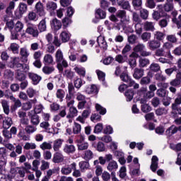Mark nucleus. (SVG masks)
Wrapping results in <instances>:
<instances>
[{
  "label": "nucleus",
  "mask_w": 181,
  "mask_h": 181,
  "mask_svg": "<svg viewBox=\"0 0 181 181\" xmlns=\"http://www.w3.org/2000/svg\"><path fill=\"white\" fill-rule=\"evenodd\" d=\"M120 78L122 81H124V83H127L129 85V87H134V88H139V84L135 83V81H132L129 76H128V74L123 73L120 76Z\"/></svg>",
  "instance_id": "1"
},
{
  "label": "nucleus",
  "mask_w": 181,
  "mask_h": 181,
  "mask_svg": "<svg viewBox=\"0 0 181 181\" xmlns=\"http://www.w3.org/2000/svg\"><path fill=\"white\" fill-rule=\"evenodd\" d=\"M78 151H86L88 149V142L86 141V137L81 135L80 138L76 140Z\"/></svg>",
  "instance_id": "2"
},
{
  "label": "nucleus",
  "mask_w": 181,
  "mask_h": 181,
  "mask_svg": "<svg viewBox=\"0 0 181 181\" xmlns=\"http://www.w3.org/2000/svg\"><path fill=\"white\" fill-rule=\"evenodd\" d=\"M107 17V13L104 10L98 8L95 11V18L93 20V23H98L99 19H105Z\"/></svg>",
  "instance_id": "3"
},
{
  "label": "nucleus",
  "mask_w": 181,
  "mask_h": 181,
  "mask_svg": "<svg viewBox=\"0 0 181 181\" xmlns=\"http://www.w3.org/2000/svg\"><path fill=\"white\" fill-rule=\"evenodd\" d=\"M50 25L52 30L57 32V30H60V29H62V24L60 20H57V18H53L50 21Z\"/></svg>",
  "instance_id": "4"
},
{
  "label": "nucleus",
  "mask_w": 181,
  "mask_h": 181,
  "mask_svg": "<svg viewBox=\"0 0 181 181\" xmlns=\"http://www.w3.org/2000/svg\"><path fill=\"white\" fill-rule=\"evenodd\" d=\"M4 22H6L7 28L9 29H13V15L12 13H10L9 15H6L4 16Z\"/></svg>",
  "instance_id": "5"
},
{
  "label": "nucleus",
  "mask_w": 181,
  "mask_h": 181,
  "mask_svg": "<svg viewBox=\"0 0 181 181\" xmlns=\"http://www.w3.org/2000/svg\"><path fill=\"white\" fill-rule=\"evenodd\" d=\"M9 66L10 67H17V69H21L23 67V65L22 64V63H21V58L19 57L11 58Z\"/></svg>",
  "instance_id": "6"
},
{
  "label": "nucleus",
  "mask_w": 181,
  "mask_h": 181,
  "mask_svg": "<svg viewBox=\"0 0 181 181\" xmlns=\"http://www.w3.org/2000/svg\"><path fill=\"white\" fill-rule=\"evenodd\" d=\"M26 33H28V35H30L33 37H37V36H39V31L33 24L30 25L27 28Z\"/></svg>",
  "instance_id": "7"
},
{
  "label": "nucleus",
  "mask_w": 181,
  "mask_h": 181,
  "mask_svg": "<svg viewBox=\"0 0 181 181\" xmlns=\"http://www.w3.org/2000/svg\"><path fill=\"white\" fill-rule=\"evenodd\" d=\"M145 49V45L143 44H139L134 47V52L130 54V57H139V54L138 53H142V50Z\"/></svg>",
  "instance_id": "8"
},
{
  "label": "nucleus",
  "mask_w": 181,
  "mask_h": 181,
  "mask_svg": "<svg viewBox=\"0 0 181 181\" xmlns=\"http://www.w3.org/2000/svg\"><path fill=\"white\" fill-rule=\"evenodd\" d=\"M35 11L37 12V15L38 16H46V11H45V7L41 2H38L35 5Z\"/></svg>",
  "instance_id": "9"
},
{
  "label": "nucleus",
  "mask_w": 181,
  "mask_h": 181,
  "mask_svg": "<svg viewBox=\"0 0 181 181\" xmlns=\"http://www.w3.org/2000/svg\"><path fill=\"white\" fill-rule=\"evenodd\" d=\"M140 104H141V110L142 112H149V111H151L152 107L146 103V98H141L140 100Z\"/></svg>",
  "instance_id": "10"
},
{
  "label": "nucleus",
  "mask_w": 181,
  "mask_h": 181,
  "mask_svg": "<svg viewBox=\"0 0 181 181\" xmlns=\"http://www.w3.org/2000/svg\"><path fill=\"white\" fill-rule=\"evenodd\" d=\"M29 51L26 47H22L20 49V55L21 56L23 63H28V57H29Z\"/></svg>",
  "instance_id": "11"
},
{
  "label": "nucleus",
  "mask_w": 181,
  "mask_h": 181,
  "mask_svg": "<svg viewBox=\"0 0 181 181\" xmlns=\"http://www.w3.org/2000/svg\"><path fill=\"white\" fill-rule=\"evenodd\" d=\"M19 13L16 12V18H22V15L28 11V6L23 3H21L18 6Z\"/></svg>",
  "instance_id": "12"
},
{
  "label": "nucleus",
  "mask_w": 181,
  "mask_h": 181,
  "mask_svg": "<svg viewBox=\"0 0 181 181\" xmlns=\"http://www.w3.org/2000/svg\"><path fill=\"white\" fill-rule=\"evenodd\" d=\"M172 47H173V45L170 42H165L163 45V49L166 52L168 57L171 59V60L173 59V56L170 54V49H172Z\"/></svg>",
  "instance_id": "13"
},
{
  "label": "nucleus",
  "mask_w": 181,
  "mask_h": 181,
  "mask_svg": "<svg viewBox=\"0 0 181 181\" xmlns=\"http://www.w3.org/2000/svg\"><path fill=\"white\" fill-rule=\"evenodd\" d=\"M87 94H98V88L95 85L87 86L85 88Z\"/></svg>",
  "instance_id": "14"
},
{
  "label": "nucleus",
  "mask_w": 181,
  "mask_h": 181,
  "mask_svg": "<svg viewBox=\"0 0 181 181\" xmlns=\"http://www.w3.org/2000/svg\"><path fill=\"white\" fill-rule=\"evenodd\" d=\"M117 18L121 19V22L127 23V22H129V16H127V13L124 11H119L117 13Z\"/></svg>",
  "instance_id": "15"
},
{
  "label": "nucleus",
  "mask_w": 181,
  "mask_h": 181,
  "mask_svg": "<svg viewBox=\"0 0 181 181\" xmlns=\"http://www.w3.org/2000/svg\"><path fill=\"white\" fill-rule=\"evenodd\" d=\"M63 151L67 155H71L76 152V146L73 144H66L63 148Z\"/></svg>",
  "instance_id": "16"
},
{
  "label": "nucleus",
  "mask_w": 181,
  "mask_h": 181,
  "mask_svg": "<svg viewBox=\"0 0 181 181\" xmlns=\"http://www.w3.org/2000/svg\"><path fill=\"white\" fill-rule=\"evenodd\" d=\"M63 142H64V140H63L62 139H57L54 141L53 149L55 152L60 151V148H62V146L63 145Z\"/></svg>",
  "instance_id": "17"
},
{
  "label": "nucleus",
  "mask_w": 181,
  "mask_h": 181,
  "mask_svg": "<svg viewBox=\"0 0 181 181\" xmlns=\"http://www.w3.org/2000/svg\"><path fill=\"white\" fill-rule=\"evenodd\" d=\"M91 146L95 148L96 151L98 152H104L105 151V144H104L103 141L98 142L97 145H95V143L93 142Z\"/></svg>",
  "instance_id": "18"
},
{
  "label": "nucleus",
  "mask_w": 181,
  "mask_h": 181,
  "mask_svg": "<svg viewBox=\"0 0 181 181\" xmlns=\"http://www.w3.org/2000/svg\"><path fill=\"white\" fill-rule=\"evenodd\" d=\"M60 38L62 42H63V43H66V42H69L70 40V37H71V34H70V33H69L68 31H62L60 34Z\"/></svg>",
  "instance_id": "19"
},
{
  "label": "nucleus",
  "mask_w": 181,
  "mask_h": 181,
  "mask_svg": "<svg viewBox=\"0 0 181 181\" xmlns=\"http://www.w3.org/2000/svg\"><path fill=\"white\" fill-rule=\"evenodd\" d=\"M28 76L32 80L33 84H34V86H36V84H39V82L42 80V77H40V76H38L37 74L34 73H29Z\"/></svg>",
  "instance_id": "20"
},
{
  "label": "nucleus",
  "mask_w": 181,
  "mask_h": 181,
  "mask_svg": "<svg viewBox=\"0 0 181 181\" xmlns=\"http://www.w3.org/2000/svg\"><path fill=\"white\" fill-rule=\"evenodd\" d=\"M158 162H159V158L156 156H153L151 158V170L152 172H156L158 169Z\"/></svg>",
  "instance_id": "21"
},
{
  "label": "nucleus",
  "mask_w": 181,
  "mask_h": 181,
  "mask_svg": "<svg viewBox=\"0 0 181 181\" xmlns=\"http://www.w3.org/2000/svg\"><path fill=\"white\" fill-rule=\"evenodd\" d=\"M12 124H13L12 118L6 117L3 120V128H4V129H9V128L12 127Z\"/></svg>",
  "instance_id": "22"
},
{
  "label": "nucleus",
  "mask_w": 181,
  "mask_h": 181,
  "mask_svg": "<svg viewBox=\"0 0 181 181\" xmlns=\"http://www.w3.org/2000/svg\"><path fill=\"white\" fill-rule=\"evenodd\" d=\"M64 160V156L61 153L57 152L54 154L52 161L54 163H60Z\"/></svg>",
  "instance_id": "23"
},
{
  "label": "nucleus",
  "mask_w": 181,
  "mask_h": 181,
  "mask_svg": "<svg viewBox=\"0 0 181 181\" xmlns=\"http://www.w3.org/2000/svg\"><path fill=\"white\" fill-rule=\"evenodd\" d=\"M53 57L51 54H46L43 57V63L45 66L53 64Z\"/></svg>",
  "instance_id": "24"
},
{
  "label": "nucleus",
  "mask_w": 181,
  "mask_h": 181,
  "mask_svg": "<svg viewBox=\"0 0 181 181\" xmlns=\"http://www.w3.org/2000/svg\"><path fill=\"white\" fill-rule=\"evenodd\" d=\"M57 67L59 70V71H63V67L64 69L69 67V63L66 59H62L61 62H57Z\"/></svg>",
  "instance_id": "25"
},
{
  "label": "nucleus",
  "mask_w": 181,
  "mask_h": 181,
  "mask_svg": "<svg viewBox=\"0 0 181 181\" xmlns=\"http://www.w3.org/2000/svg\"><path fill=\"white\" fill-rule=\"evenodd\" d=\"M97 40L100 47H101L102 49H107V42L105 41V38L103 36L98 37Z\"/></svg>",
  "instance_id": "26"
},
{
  "label": "nucleus",
  "mask_w": 181,
  "mask_h": 181,
  "mask_svg": "<svg viewBox=\"0 0 181 181\" xmlns=\"http://www.w3.org/2000/svg\"><path fill=\"white\" fill-rule=\"evenodd\" d=\"M107 170H110V172H112V170H117L118 169V163H117V161L112 160L109 162L107 167Z\"/></svg>",
  "instance_id": "27"
},
{
  "label": "nucleus",
  "mask_w": 181,
  "mask_h": 181,
  "mask_svg": "<svg viewBox=\"0 0 181 181\" xmlns=\"http://www.w3.org/2000/svg\"><path fill=\"white\" fill-rule=\"evenodd\" d=\"M28 21L37 22L39 20V16L34 11H30L27 16Z\"/></svg>",
  "instance_id": "28"
},
{
  "label": "nucleus",
  "mask_w": 181,
  "mask_h": 181,
  "mask_svg": "<svg viewBox=\"0 0 181 181\" xmlns=\"http://www.w3.org/2000/svg\"><path fill=\"white\" fill-rule=\"evenodd\" d=\"M19 45L16 43H11L10 47L8 48V50H10L14 54H18V53H19Z\"/></svg>",
  "instance_id": "29"
},
{
  "label": "nucleus",
  "mask_w": 181,
  "mask_h": 181,
  "mask_svg": "<svg viewBox=\"0 0 181 181\" xmlns=\"http://www.w3.org/2000/svg\"><path fill=\"white\" fill-rule=\"evenodd\" d=\"M176 132H177V127L175 125L171 126L165 131L167 136H172V135L176 134Z\"/></svg>",
  "instance_id": "30"
},
{
  "label": "nucleus",
  "mask_w": 181,
  "mask_h": 181,
  "mask_svg": "<svg viewBox=\"0 0 181 181\" xmlns=\"http://www.w3.org/2000/svg\"><path fill=\"white\" fill-rule=\"evenodd\" d=\"M143 76H144V70L136 68L134 69L133 77H134V78H136V80H139V78H141V77H143Z\"/></svg>",
  "instance_id": "31"
},
{
  "label": "nucleus",
  "mask_w": 181,
  "mask_h": 181,
  "mask_svg": "<svg viewBox=\"0 0 181 181\" xmlns=\"http://www.w3.org/2000/svg\"><path fill=\"white\" fill-rule=\"evenodd\" d=\"M27 95H28L29 98H33L35 95H39V91L32 88H29L26 90Z\"/></svg>",
  "instance_id": "32"
},
{
  "label": "nucleus",
  "mask_w": 181,
  "mask_h": 181,
  "mask_svg": "<svg viewBox=\"0 0 181 181\" xmlns=\"http://www.w3.org/2000/svg\"><path fill=\"white\" fill-rule=\"evenodd\" d=\"M64 95H66V92L63 89H58L57 90L56 97L59 100L61 103L63 101Z\"/></svg>",
  "instance_id": "33"
},
{
  "label": "nucleus",
  "mask_w": 181,
  "mask_h": 181,
  "mask_svg": "<svg viewBox=\"0 0 181 181\" xmlns=\"http://www.w3.org/2000/svg\"><path fill=\"white\" fill-rule=\"evenodd\" d=\"M74 70L78 74L79 76H82V77H86V68L76 66Z\"/></svg>",
  "instance_id": "34"
},
{
  "label": "nucleus",
  "mask_w": 181,
  "mask_h": 181,
  "mask_svg": "<svg viewBox=\"0 0 181 181\" xmlns=\"http://www.w3.org/2000/svg\"><path fill=\"white\" fill-rule=\"evenodd\" d=\"M99 141H102V142H105V144H110L112 142V137L110 135H105L103 136L98 137Z\"/></svg>",
  "instance_id": "35"
},
{
  "label": "nucleus",
  "mask_w": 181,
  "mask_h": 181,
  "mask_svg": "<svg viewBox=\"0 0 181 181\" xmlns=\"http://www.w3.org/2000/svg\"><path fill=\"white\" fill-rule=\"evenodd\" d=\"M93 156H94V153L91 150H86L83 154V159H85V160H90V159Z\"/></svg>",
  "instance_id": "36"
},
{
  "label": "nucleus",
  "mask_w": 181,
  "mask_h": 181,
  "mask_svg": "<svg viewBox=\"0 0 181 181\" xmlns=\"http://www.w3.org/2000/svg\"><path fill=\"white\" fill-rule=\"evenodd\" d=\"M95 110L99 112V114H100V115H105V114L107 113V110L98 103L95 104Z\"/></svg>",
  "instance_id": "37"
},
{
  "label": "nucleus",
  "mask_w": 181,
  "mask_h": 181,
  "mask_svg": "<svg viewBox=\"0 0 181 181\" xmlns=\"http://www.w3.org/2000/svg\"><path fill=\"white\" fill-rule=\"evenodd\" d=\"M148 46L151 50H155V49L160 47V42L158 41H150L148 42Z\"/></svg>",
  "instance_id": "38"
},
{
  "label": "nucleus",
  "mask_w": 181,
  "mask_h": 181,
  "mask_svg": "<svg viewBox=\"0 0 181 181\" xmlns=\"http://www.w3.org/2000/svg\"><path fill=\"white\" fill-rule=\"evenodd\" d=\"M47 11H55V9H57V4L53 1H49L47 4Z\"/></svg>",
  "instance_id": "39"
},
{
  "label": "nucleus",
  "mask_w": 181,
  "mask_h": 181,
  "mask_svg": "<svg viewBox=\"0 0 181 181\" xmlns=\"http://www.w3.org/2000/svg\"><path fill=\"white\" fill-rule=\"evenodd\" d=\"M30 122L33 125H39L40 122V119H39V116L37 115H33L30 117Z\"/></svg>",
  "instance_id": "40"
},
{
  "label": "nucleus",
  "mask_w": 181,
  "mask_h": 181,
  "mask_svg": "<svg viewBox=\"0 0 181 181\" xmlns=\"http://www.w3.org/2000/svg\"><path fill=\"white\" fill-rule=\"evenodd\" d=\"M73 132L75 134H80L81 132V125L77 122L74 123Z\"/></svg>",
  "instance_id": "41"
},
{
  "label": "nucleus",
  "mask_w": 181,
  "mask_h": 181,
  "mask_svg": "<svg viewBox=\"0 0 181 181\" xmlns=\"http://www.w3.org/2000/svg\"><path fill=\"white\" fill-rule=\"evenodd\" d=\"M1 105L4 109V112L6 114V115H9V105L8 104V101L2 100Z\"/></svg>",
  "instance_id": "42"
},
{
  "label": "nucleus",
  "mask_w": 181,
  "mask_h": 181,
  "mask_svg": "<svg viewBox=\"0 0 181 181\" xmlns=\"http://www.w3.org/2000/svg\"><path fill=\"white\" fill-rule=\"evenodd\" d=\"M42 71L45 74H52V73H53V71H54V67L49 66H45L42 68Z\"/></svg>",
  "instance_id": "43"
},
{
  "label": "nucleus",
  "mask_w": 181,
  "mask_h": 181,
  "mask_svg": "<svg viewBox=\"0 0 181 181\" xmlns=\"http://www.w3.org/2000/svg\"><path fill=\"white\" fill-rule=\"evenodd\" d=\"M55 59L57 63H59V62H62L64 58L63 57V52L62 50L58 49L55 54Z\"/></svg>",
  "instance_id": "44"
},
{
  "label": "nucleus",
  "mask_w": 181,
  "mask_h": 181,
  "mask_svg": "<svg viewBox=\"0 0 181 181\" xmlns=\"http://www.w3.org/2000/svg\"><path fill=\"white\" fill-rule=\"evenodd\" d=\"M40 148L42 150V151H46L47 150H50L52 149V144L51 143H47L46 141L43 142L42 144H41L40 145Z\"/></svg>",
  "instance_id": "45"
},
{
  "label": "nucleus",
  "mask_w": 181,
  "mask_h": 181,
  "mask_svg": "<svg viewBox=\"0 0 181 181\" xmlns=\"http://www.w3.org/2000/svg\"><path fill=\"white\" fill-rule=\"evenodd\" d=\"M113 132L114 129H112V127L110 125H106L103 129V134H105L106 135H111V134H113Z\"/></svg>",
  "instance_id": "46"
},
{
  "label": "nucleus",
  "mask_w": 181,
  "mask_h": 181,
  "mask_svg": "<svg viewBox=\"0 0 181 181\" xmlns=\"http://www.w3.org/2000/svg\"><path fill=\"white\" fill-rule=\"evenodd\" d=\"M69 113L70 115H68L67 118H70V117H77L78 111L77 110V108H76L75 107H69Z\"/></svg>",
  "instance_id": "47"
},
{
  "label": "nucleus",
  "mask_w": 181,
  "mask_h": 181,
  "mask_svg": "<svg viewBox=\"0 0 181 181\" xmlns=\"http://www.w3.org/2000/svg\"><path fill=\"white\" fill-rule=\"evenodd\" d=\"M38 29L40 32H45L46 30V20L42 19L38 24Z\"/></svg>",
  "instance_id": "48"
},
{
  "label": "nucleus",
  "mask_w": 181,
  "mask_h": 181,
  "mask_svg": "<svg viewBox=\"0 0 181 181\" xmlns=\"http://www.w3.org/2000/svg\"><path fill=\"white\" fill-rule=\"evenodd\" d=\"M65 100L66 101L67 107L69 108L71 107H74L73 105H74V100L71 99V95H66Z\"/></svg>",
  "instance_id": "49"
},
{
  "label": "nucleus",
  "mask_w": 181,
  "mask_h": 181,
  "mask_svg": "<svg viewBox=\"0 0 181 181\" xmlns=\"http://www.w3.org/2000/svg\"><path fill=\"white\" fill-rule=\"evenodd\" d=\"M136 59H138V57H129V64L132 69L136 67Z\"/></svg>",
  "instance_id": "50"
},
{
  "label": "nucleus",
  "mask_w": 181,
  "mask_h": 181,
  "mask_svg": "<svg viewBox=\"0 0 181 181\" xmlns=\"http://www.w3.org/2000/svg\"><path fill=\"white\" fill-rule=\"evenodd\" d=\"M64 76L71 80V78L74 77V72H73L71 69H66L64 71Z\"/></svg>",
  "instance_id": "51"
},
{
  "label": "nucleus",
  "mask_w": 181,
  "mask_h": 181,
  "mask_svg": "<svg viewBox=\"0 0 181 181\" xmlns=\"http://www.w3.org/2000/svg\"><path fill=\"white\" fill-rule=\"evenodd\" d=\"M25 129L27 134H33V132H36V131H37V128L32 125H28Z\"/></svg>",
  "instance_id": "52"
},
{
  "label": "nucleus",
  "mask_w": 181,
  "mask_h": 181,
  "mask_svg": "<svg viewBox=\"0 0 181 181\" xmlns=\"http://www.w3.org/2000/svg\"><path fill=\"white\" fill-rule=\"evenodd\" d=\"M79 168L81 170H86V169H88V168H90V163L86 161H81L79 163Z\"/></svg>",
  "instance_id": "53"
},
{
  "label": "nucleus",
  "mask_w": 181,
  "mask_h": 181,
  "mask_svg": "<svg viewBox=\"0 0 181 181\" xmlns=\"http://www.w3.org/2000/svg\"><path fill=\"white\" fill-rule=\"evenodd\" d=\"M31 108H32V102L30 101L25 102L22 105V109L24 111H29V110H30Z\"/></svg>",
  "instance_id": "54"
},
{
  "label": "nucleus",
  "mask_w": 181,
  "mask_h": 181,
  "mask_svg": "<svg viewBox=\"0 0 181 181\" xmlns=\"http://www.w3.org/2000/svg\"><path fill=\"white\" fill-rule=\"evenodd\" d=\"M22 29H23V23L21 21H18L15 25V31L18 33L22 32Z\"/></svg>",
  "instance_id": "55"
},
{
  "label": "nucleus",
  "mask_w": 181,
  "mask_h": 181,
  "mask_svg": "<svg viewBox=\"0 0 181 181\" xmlns=\"http://www.w3.org/2000/svg\"><path fill=\"white\" fill-rule=\"evenodd\" d=\"M49 166L50 163H49V162L45 161V160H41L40 169L42 170H46L47 169H49Z\"/></svg>",
  "instance_id": "56"
},
{
  "label": "nucleus",
  "mask_w": 181,
  "mask_h": 181,
  "mask_svg": "<svg viewBox=\"0 0 181 181\" xmlns=\"http://www.w3.org/2000/svg\"><path fill=\"white\" fill-rule=\"evenodd\" d=\"M71 23H72L71 19L65 17L63 20H62V24L64 28H69V26H70Z\"/></svg>",
  "instance_id": "57"
},
{
  "label": "nucleus",
  "mask_w": 181,
  "mask_h": 181,
  "mask_svg": "<svg viewBox=\"0 0 181 181\" xmlns=\"http://www.w3.org/2000/svg\"><path fill=\"white\" fill-rule=\"evenodd\" d=\"M155 39H157V40H163L165 37V34L162 32L157 31L154 34Z\"/></svg>",
  "instance_id": "58"
},
{
  "label": "nucleus",
  "mask_w": 181,
  "mask_h": 181,
  "mask_svg": "<svg viewBox=\"0 0 181 181\" xmlns=\"http://www.w3.org/2000/svg\"><path fill=\"white\" fill-rule=\"evenodd\" d=\"M103 129V124L98 123L97 125L95 126L94 128V134H100Z\"/></svg>",
  "instance_id": "59"
},
{
  "label": "nucleus",
  "mask_w": 181,
  "mask_h": 181,
  "mask_svg": "<svg viewBox=\"0 0 181 181\" xmlns=\"http://www.w3.org/2000/svg\"><path fill=\"white\" fill-rule=\"evenodd\" d=\"M125 97L127 98V101H132V98H134V91L127 90L125 93Z\"/></svg>",
  "instance_id": "60"
},
{
  "label": "nucleus",
  "mask_w": 181,
  "mask_h": 181,
  "mask_svg": "<svg viewBox=\"0 0 181 181\" xmlns=\"http://www.w3.org/2000/svg\"><path fill=\"white\" fill-rule=\"evenodd\" d=\"M61 172L62 175H70L71 173V168L69 166H64L62 168Z\"/></svg>",
  "instance_id": "61"
},
{
  "label": "nucleus",
  "mask_w": 181,
  "mask_h": 181,
  "mask_svg": "<svg viewBox=\"0 0 181 181\" xmlns=\"http://www.w3.org/2000/svg\"><path fill=\"white\" fill-rule=\"evenodd\" d=\"M144 29H146V30H155L153 23H149V22L145 23H144Z\"/></svg>",
  "instance_id": "62"
},
{
  "label": "nucleus",
  "mask_w": 181,
  "mask_h": 181,
  "mask_svg": "<svg viewBox=\"0 0 181 181\" xmlns=\"http://www.w3.org/2000/svg\"><path fill=\"white\" fill-rule=\"evenodd\" d=\"M24 149H26L27 151L29 149H36V144L26 143L24 146Z\"/></svg>",
  "instance_id": "63"
},
{
  "label": "nucleus",
  "mask_w": 181,
  "mask_h": 181,
  "mask_svg": "<svg viewBox=\"0 0 181 181\" xmlns=\"http://www.w3.org/2000/svg\"><path fill=\"white\" fill-rule=\"evenodd\" d=\"M115 60L118 62V63H125V62H127V57H122V55L119 54L116 56Z\"/></svg>",
  "instance_id": "64"
}]
</instances>
